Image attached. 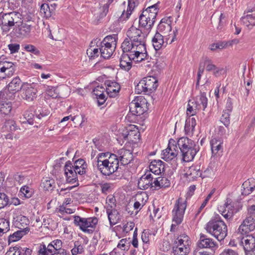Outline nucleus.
<instances>
[{"label": "nucleus", "instance_id": "f257e3e1", "mask_svg": "<svg viewBox=\"0 0 255 255\" xmlns=\"http://www.w3.org/2000/svg\"><path fill=\"white\" fill-rule=\"evenodd\" d=\"M205 229L219 241L224 240L227 235V226L219 215L213 217L206 224Z\"/></svg>", "mask_w": 255, "mask_h": 255}, {"label": "nucleus", "instance_id": "f03ea898", "mask_svg": "<svg viewBox=\"0 0 255 255\" xmlns=\"http://www.w3.org/2000/svg\"><path fill=\"white\" fill-rule=\"evenodd\" d=\"M177 143L182 153V160L185 162L192 161L199 150L195 142L187 137H181Z\"/></svg>", "mask_w": 255, "mask_h": 255}, {"label": "nucleus", "instance_id": "7ed1b4c3", "mask_svg": "<svg viewBox=\"0 0 255 255\" xmlns=\"http://www.w3.org/2000/svg\"><path fill=\"white\" fill-rule=\"evenodd\" d=\"M159 2L143 9L139 17V25L149 32L152 28L159 11Z\"/></svg>", "mask_w": 255, "mask_h": 255}, {"label": "nucleus", "instance_id": "20e7f679", "mask_svg": "<svg viewBox=\"0 0 255 255\" xmlns=\"http://www.w3.org/2000/svg\"><path fill=\"white\" fill-rule=\"evenodd\" d=\"M158 86V80L155 77L147 76L139 82L135 87V91L138 94L143 93L149 95L154 92Z\"/></svg>", "mask_w": 255, "mask_h": 255}, {"label": "nucleus", "instance_id": "39448f33", "mask_svg": "<svg viewBox=\"0 0 255 255\" xmlns=\"http://www.w3.org/2000/svg\"><path fill=\"white\" fill-rule=\"evenodd\" d=\"M98 220L97 217L82 218L79 216H74V224L79 227L85 233L92 234L95 230Z\"/></svg>", "mask_w": 255, "mask_h": 255}, {"label": "nucleus", "instance_id": "423d86ee", "mask_svg": "<svg viewBox=\"0 0 255 255\" xmlns=\"http://www.w3.org/2000/svg\"><path fill=\"white\" fill-rule=\"evenodd\" d=\"M21 14L17 12L0 13V26L3 31H8L15 24L21 22Z\"/></svg>", "mask_w": 255, "mask_h": 255}, {"label": "nucleus", "instance_id": "0eeeda50", "mask_svg": "<svg viewBox=\"0 0 255 255\" xmlns=\"http://www.w3.org/2000/svg\"><path fill=\"white\" fill-rule=\"evenodd\" d=\"M187 207V201L179 198L174 204L172 211V222L180 225L183 221L184 215Z\"/></svg>", "mask_w": 255, "mask_h": 255}, {"label": "nucleus", "instance_id": "6e6552de", "mask_svg": "<svg viewBox=\"0 0 255 255\" xmlns=\"http://www.w3.org/2000/svg\"><path fill=\"white\" fill-rule=\"evenodd\" d=\"M129 113L134 116L143 115L147 110V102L145 99L141 96L135 98L129 104Z\"/></svg>", "mask_w": 255, "mask_h": 255}, {"label": "nucleus", "instance_id": "1a4fd4ad", "mask_svg": "<svg viewBox=\"0 0 255 255\" xmlns=\"http://www.w3.org/2000/svg\"><path fill=\"white\" fill-rule=\"evenodd\" d=\"M238 232L242 235H250L255 233V216H248L244 219L238 228Z\"/></svg>", "mask_w": 255, "mask_h": 255}, {"label": "nucleus", "instance_id": "9d476101", "mask_svg": "<svg viewBox=\"0 0 255 255\" xmlns=\"http://www.w3.org/2000/svg\"><path fill=\"white\" fill-rule=\"evenodd\" d=\"M177 143L173 139L169 140L167 147L162 151V158L166 161H171L176 158L178 153Z\"/></svg>", "mask_w": 255, "mask_h": 255}, {"label": "nucleus", "instance_id": "9b49d317", "mask_svg": "<svg viewBox=\"0 0 255 255\" xmlns=\"http://www.w3.org/2000/svg\"><path fill=\"white\" fill-rule=\"evenodd\" d=\"M109 153H99L97 158V167L98 169L100 171L101 173L104 175H110L114 172L112 171V168L110 166V163H108V159H105L101 160V158L102 157H107L109 155Z\"/></svg>", "mask_w": 255, "mask_h": 255}, {"label": "nucleus", "instance_id": "f8f14e48", "mask_svg": "<svg viewBox=\"0 0 255 255\" xmlns=\"http://www.w3.org/2000/svg\"><path fill=\"white\" fill-rule=\"evenodd\" d=\"M64 174L66 178V181L69 183H76V186H79L77 171L73 167V164L70 161H67L64 166Z\"/></svg>", "mask_w": 255, "mask_h": 255}, {"label": "nucleus", "instance_id": "ddd939ff", "mask_svg": "<svg viewBox=\"0 0 255 255\" xmlns=\"http://www.w3.org/2000/svg\"><path fill=\"white\" fill-rule=\"evenodd\" d=\"M21 90L22 98L27 101L31 102L36 97L37 90L33 86V84L23 83Z\"/></svg>", "mask_w": 255, "mask_h": 255}, {"label": "nucleus", "instance_id": "4468645a", "mask_svg": "<svg viewBox=\"0 0 255 255\" xmlns=\"http://www.w3.org/2000/svg\"><path fill=\"white\" fill-rule=\"evenodd\" d=\"M127 36L134 44L145 42V35L141 30L131 26L127 32Z\"/></svg>", "mask_w": 255, "mask_h": 255}, {"label": "nucleus", "instance_id": "2eb2a0df", "mask_svg": "<svg viewBox=\"0 0 255 255\" xmlns=\"http://www.w3.org/2000/svg\"><path fill=\"white\" fill-rule=\"evenodd\" d=\"M234 203L230 198H227L223 206H221L219 211L222 216L227 219L232 218L235 213Z\"/></svg>", "mask_w": 255, "mask_h": 255}, {"label": "nucleus", "instance_id": "dca6fc26", "mask_svg": "<svg viewBox=\"0 0 255 255\" xmlns=\"http://www.w3.org/2000/svg\"><path fill=\"white\" fill-rule=\"evenodd\" d=\"M172 18L171 16L164 17L162 18L157 26L156 32L163 35L168 34L172 31Z\"/></svg>", "mask_w": 255, "mask_h": 255}, {"label": "nucleus", "instance_id": "f3484780", "mask_svg": "<svg viewBox=\"0 0 255 255\" xmlns=\"http://www.w3.org/2000/svg\"><path fill=\"white\" fill-rule=\"evenodd\" d=\"M243 236L240 245L243 246L244 251L255 250V233Z\"/></svg>", "mask_w": 255, "mask_h": 255}, {"label": "nucleus", "instance_id": "a211bd4d", "mask_svg": "<svg viewBox=\"0 0 255 255\" xmlns=\"http://www.w3.org/2000/svg\"><path fill=\"white\" fill-rule=\"evenodd\" d=\"M153 177L151 175L150 172L146 171L143 175L138 181V187L142 190H145L148 188L154 187Z\"/></svg>", "mask_w": 255, "mask_h": 255}, {"label": "nucleus", "instance_id": "6ab92c4d", "mask_svg": "<svg viewBox=\"0 0 255 255\" xmlns=\"http://www.w3.org/2000/svg\"><path fill=\"white\" fill-rule=\"evenodd\" d=\"M197 246L200 249H209L214 250L217 246V243L207 236L201 234Z\"/></svg>", "mask_w": 255, "mask_h": 255}, {"label": "nucleus", "instance_id": "aec40b11", "mask_svg": "<svg viewBox=\"0 0 255 255\" xmlns=\"http://www.w3.org/2000/svg\"><path fill=\"white\" fill-rule=\"evenodd\" d=\"M117 155L120 161V164L123 165H128L133 160L132 152L125 148L119 149L117 152Z\"/></svg>", "mask_w": 255, "mask_h": 255}, {"label": "nucleus", "instance_id": "412c9836", "mask_svg": "<svg viewBox=\"0 0 255 255\" xmlns=\"http://www.w3.org/2000/svg\"><path fill=\"white\" fill-rule=\"evenodd\" d=\"M168 40H169V37L165 40L162 34L156 32L152 39V45L155 51H157L165 47L167 45Z\"/></svg>", "mask_w": 255, "mask_h": 255}, {"label": "nucleus", "instance_id": "4be33fe9", "mask_svg": "<svg viewBox=\"0 0 255 255\" xmlns=\"http://www.w3.org/2000/svg\"><path fill=\"white\" fill-rule=\"evenodd\" d=\"M212 156H216L219 152L223 150V140L221 138H212L210 141Z\"/></svg>", "mask_w": 255, "mask_h": 255}, {"label": "nucleus", "instance_id": "5701e85b", "mask_svg": "<svg viewBox=\"0 0 255 255\" xmlns=\"http://www.w3.org/2000/svg\"><path fill=\"white\" fill-rule=\"evenodd\" d=\"M138 2L137 0H128V5L127 10H124L122 15L119 18L118 20L120 22H123L128 19L131 14L132 11L134 8L137 6Z\"/></svg>", "mask_w": 255, "mask_h": 255}, {"label": "nucleus", "instance_id": "b1692460", "mask_svg": "<svg viewBox=\"0 0 255 255\" xmlns=\"http://www.w3.org/2000/svg\"><path fill=\"white\" fill-rule=\"evenodd\" d=\"M165 165L161 160H153L150 162L149 168V172H151L155 175H159L162 172L164 171Z\"/></svg>", "mask_w": 255, "mask_h": 255}, {"label": "nucleus", "instance_id": "393cba45", "mask_svg": "<svg viewBox=\"0 0 255 255\" xmlns=\"http://www.w3.org/2000/svg\"><path fill=\"white\" fill-rule=\"evenodd\" d=\"M113 0H108L106 3L99 7V12L94 14L95 19L97 23L99 22L101 19L107 15L109 11V6L113 2Z\"/></svg>", "mask_w": 255, "mask_h": 255}, {"label": "nucleus", "instance_id": "a878e982", "mask_svg": "<svg viewBox=\"0 0 255 255\" xmlns=\"http://www.w3.org/2000/svg\"><path fill=\"white\" fill-rule=\"evenodd\" d=\"M107 85L106 92L110 97H116L120 90V86L116 82L107 81L106 83Z\"/></svg>", "mask_w": 255, "mask_h": 255}, {"label": "nucleus", "instance_id": "bb28decb", "mask_svg": "<svg viewBox=\"0 0 255 255\" xmlns=\"http://www.w3.org/2000/svg\"><path fill=\"white\" fill-rule=\"evenodd\" d=\"M175 244L182 246L191 251V240L189 237L186 234H181L177 237L174 241Z\"/></svg>", "mask_w": 255, "mask_h": 255}, {"label": "nucleus", "instance_id": "cd10ccee", "mask_svg": "<svg viewBox=\"0 0 255 255\" xmlns=\"http://www.w3.org/2000/svg\"><path fill=\"white\" fill-rule=\"evenodd\" d=\"M105 88L98 86L93 91V94L96 96L99 106L103 105L106 101V95L104 94Z\"/></svg>", "mask_w": 255, "mask_h": 255}, {"label": "nucleus", "instance_id": "c85d7f7f", "mask_svg": "<svg viewBox=\"0 0 255 255\" xmlns=\"http://www.w3.org/2000/svg\"><path fill=\"white\" fill-rule=\"evenodd\" d=\"M130 54H122L120 58V66L124 70L128 71L132 67V61Z\"/></svg>", "mask_w": 255, "mask_h": 255}, {"label": "nucleus", "instance_id": "c756f323", "mask_svg": "<svg viewBox=\"0 0 255 255\" xmlns=\"http://www.w3.org/2000/svg\"><path fill=\"white\" fill-rule=\"evenodd\" d=\"M73 167L77 171L79 175H83L86 173L87 169V164L85 160L82 158H79L76 160Z\"/></svg>", "mask_w": 255, "mask_h": 255}, {"label": "nucleus", "instance_id": "7c9ffc66", "mask_svg": "<svg viewBox=\"0 0 255 255\" xmlns=\"http://www.w3.org/2000/svg\"><path fill=\"white\" fill-rule=\"evenodd\" d=\"M30 231V229L28 227L18 230L12 234L8 236V243L14 242L19 240L23 236L27 234Z\"/></svg>", "mask_w": 255, "mask_h": 255}, {"label": "nucleus", "instance_id": "2f4dec72", "mask_svg": "<svg viewBox=\"0 0 255 255\" xmlns=\"http://www.w3.org/2000/svg\"><path fill=\"white\" fill-rule=\"evenodd\" d=\"M201 175V172L200 168L195 166H190L184 174L185 177L192 180H194L200 177Z\"/></svg>", "mask_w": 255, "mask_h": 255}, {"label": "nucleus", "instance_id": "473e14b6", "mask_svg": "<svg viewBox=\"0 0 255 255\" xmlns=\"http://www.w3.org/2000/svg\"><path fill=\"white\" fill-rule=\"evenodd\" d=\"M21 80L18 77L12 79L11 82L6 86L10 91H12L16 94L22 89Z\"/></svg>", "mask_w": 255, "mask_h": 255}, {"label": "nucleus", "instance_id": "72a5a7b5", "mask_svg": "<svg viewBox=\"0 0 255 255\" xmlns=\"http://www.w3.org/2000/svg\"><path fill=\"white\" fill-rule=\"evenodd\" d=\"M153 183L155 188H166L170 185V180L167 177L163 176L155 178Z\"/></svg>", "mask_w": 255, "mask_h": 255}, {"label": "nucleus", "instance_id": "f704fd0d", "mask_svg": "<svg viewBox=\"0 0 255 255\" xmlns=\"http://www.w3.org/2000/svg\"><path fill=\"white\" fill-rule=\"evenodd\" d=\"M20 129L16 125V122L12 120L6 121L2 128V132H13Z\"/></svg>", "mask_w": 255, "mask_h": 255}, {"label": "nucleus", "instance_id": "c9c22d12", "mask_svg": "<svg viewBox=\"0 0 255 255\" xmlns=\"http://www.w3.org/2000/svg\"><path fill=\"white\" fill-rule=\"evenodd\" d=\"M118 40V35L112 34L106 36L103 41L100 43L101 44L107 45L110 47H113L115 49Z\"/></svg>", "mask_w": 255, "mask_h": 255}, {"label": "nucleus", "instance_id": "e433bc0d", "mask_svg": "<svg viewBox=\"0 0 255 255\" xmlns=\"http://www.w3.org/2000/svg\"><path fill=\"white\" fill-rule=\"evenodd\" d=\"M194 101L200 107H201V109H202V110L204 111L207 108L208 104V99L206 97V93L204 92L201 91L200 95L196 97L195 100Z\"/></svg>", "mask_w": 255, "mask_h": 255}, {"label": "nucleus", "instance_id": "4c0bfd02", "mask_svg": "<svg viewBox=\"0 0 255 255\" xmlns=\"http://www.w3.org/2000/svg\"><path fill=\"white\" fill-rule=\"evenodd\" d=\"M201 109V107H200L194 101H192V100H189L187 105L186 114L187 115L191 117L195 115Z\"/></svg>", "mask_w": 255, "mask_h": 255}, {"label": "nucleus", "instance_id": "58836bf2", "mask_svg": "<svg viewBox=\"0 0 255 255\" xmlns=\"http://www.w3.org/2000/svg\"><path fill=\"white\" fill-rule=\"evenodd\" d=\"M12 104L10 101H0V113L4 116L10 115L12 111Z\"/></svg>", "mask_w": 255, "mask_h": 255}, {"label": "nucleus", "instance_id": "ea45409f", "mask_svg": "<svg viewBox=\"0 0 255 255\" xmlns=\"http://www.w3.org/2000/svg\"><path fill=\"white\" fill-rule=\"evenodd\" d=\"M106 212L111 226L115 225L120 220V215L116 209L107 211Z\"/></svg>", "mask_w": 255, "mask_h": 255}, {"label": "nucleus", "instance_id": "a19ab883", "mask_svg": "<svg viewBox=\"0 0 255 255\" xmlns=\"http://www.w3.org/2000/svg\"><path fill=\"white\" fill-rule=\"evenodd\" d=\"M15 94L7 87H5L0 92V101H8V100H13L15 98Z\"/></svg>", "mask_w": 255, "mask_h": 255}, {"label": "nucleus", "instance_id": "79ce46f5", "mask_svg": "<svg viewBox=\"0 0 255 255\" xmlns=\"http://www.w3.org/2000/svg\"><path fill=\"white\" fill-rule=\"evenodd\" d=\"M99 49L101 56L104 59H108L112 55L115 48L100 44Z\"/></svg>", "mask_w": 255, "mask_h": 255}, {"label": "nucleus", "instance_id": "37998d69", "mask_svg": "<svg viewBox=\"0 0 255 255\" xmlns=\"http://www.w3.org/2000/svg\"><path fill=\"white\" fill-rule=\"evenodd\" d=\"M108 159V161L107 162L110 163V166L112 167V171L115 172L117 171L120 163L118 155L116 154L111 153Z\"/></svg>", "mask_w": 255, "mask_h": 255}, {"label": "nucleus", "instance_id": "c03bdc74", "mask_svg": "<svg viewBox=\"0 0 255 255\" xmlns=\"http://www.w3.org/2000/svg\"><path fill=\"white\" fill-rule=\"evenodd\" d=\"M190 251L173 243L171 255H187Z\"/></svg>", "mask_w": 255, "mask_h": 255}, {"label": "nucleus", "instance_id": "a18cd8bd", "mask_svg": "<svg viewBox=\"0 0 255 255\" xmlns=\"http://www.w3.org/2000/svg\"><path fill=\"white\" fill-rule=\"evenodd\" d=\"M196 125V121L195 118H189L185 121L184 129L186 133L193 132Z\"/></svg>", "mask_w": 255, "mask_h": 255}, {"label": "nucleus", "instance_id": "49530a36", "mask_svg": "<svg viewBox=\"0 0 255 255\" xmlns=\"http://www.w3.org/2000/svg\"><path fill=\"white\" fill-rule=\"evenodd\" d=\"M31 26L26 23H22L20 26H18L15 29V32L17 33L18 36H25L28 35L31 31Z\"/></svg>", "mask_w": 255, "mask_h": 255}, {"label": "nucleus", "instance_id": "de8ad7c7", "mask_svg": "<svg viewBox=\"0 0 255 255\" xmlns=\"http://www.w3.org/2000/svg\"><path fill=\"white\" fill-rule=\"evenodd\" d=\"M242 21L246 26L249 27L254 26L255 25V12L247 14L246 16H243Z\"/></svg>", "mask_w": 255, "mask_h": 255}, {"label": "nucleus", "instance_id": "09e8293b", "mask_svg": "<svg viewBox=\"0 0 255 255\" xmlns=\"http://www.w3.org/2000/svg\"><path fill=\"white\" fill-rule=\"evenodd\" d=\"M134 46V43L132 42L129 38H126L122 44V48L124 53L132 51Z\"/></svg>", "mask_w": 255, "mask_h": 255}, {"label": "nucleus", "instance_id": "8fccbe9b", "mask_svg": "<svg viewBox=\"0 0 255 255\" xmlns=\"http://www.w3.org/2000/svg\"><path fill=\"white\" fill-rule=\"evenodd\" d=\"M51 246L41 244L39 248L38 255H54Z\"/></svg>", "mask_w": 255, "mask_h": 255}, {"label": "nucleus", "instance_id": "3c124183", "mask_svg": "<svg viewBox=\"0 0 255 255\" xmlns=\"http://www.w3.org/2000/svg\"><path fill=\"white\" fill-rule=\"evenodd\" d=\"M10 230L9 220L4 219H0V237L8 232Z\"/></svg>", "mask_w": 255, "mask_h": 255}, {"label": "nucleus", "instance_id": "603ef678", "mask_svg": "<svg viewBox=\"0 0 255 255\" xmlns=\"http://www.w3.org/2000/svg\"><path fill=\"white\" fill-rule=\"evenodd\" d=\"M129 54L132 60L137 63L148 59L147 52L139 53L136 52V53H129Z\"/></svg>", "mask_w": 255, "mask_h": 255}, {"label": "nucleus", "instance_id": "864d4df0", "mask_svg": "<svg viewBox=\"0 0 255 255\" xmlns=\"http://www.w3.org/2000/svg\"><path fill=\"white\" fill-rule=\"evenodd\" d=\"M19 192L22 197L29 198L33 195L34 190L33 188L27 185H24L21 187Z\"/></svg>", "mask_w": 255, "mask_h": 255}, {"label": "nucleus", "instance_id": "5fc2aeb1", "mask_svg": "<svg viewBox=\"0 0 255 255\" xmlns=\"http://www.w3.org/2000/svg\"><path fill=\"white\" fill-rule=\"evenodd\" d=\"M35 117L40 120L42 118L47 116L49 114V111L45 107H38L34 111Z\"/></svg>", "mask_w": 255, "mask_h": 255}, {"label": "nucleus", "instance_id": "6e6d98bb", "mask_svg": "<svg viewBox=\"0 0 255 255\" xmlns=\"http://www.w3.org/2000/svg\"><path fill=\"white\" fill-rule=\"evenodd\" d=\"M116 200L114 196L109 195L106 199V206L105 208L107 211H112L116 209Z\"/></svg>", "mask_w": 255, "mask_h": 255}, {"label": "nucleus", "instance_id": "4d7b16f0", "mask_svg": "<svg viewBox=\"0 0 255 255\" xmlns=\"http://www.w3.org/2000/svg\"><path fill=\"white\" fill-rule=\"evenodd\" d=\"M134 227V223L133 222H127L123 223V225H119L116 226V228L119 230H122L124 234H127L132 230Z\"/></svg>", "mask_w": 255, "mask_h": 255}, {"label": "nucleus", "instance_id": "13d9d810", "mask_svg": "<svg viewBox=\"0 0 255 255\" xmlns=\"http://www.w3.org/2000/svg\"><path fill=\"white\" fill-rule=\"evenodd\" d=\"M151 234L150 233L149 230H144L141 234V240L143 243V249L145 251L147 248L149 244V236Z\"/></svg>", "mask_w": 255, "mask_h": 255}, {"label": "nucleus", "instance_id": "bf43d9fd", "mask_svg": "<svg viewBox=\"0 0 255 255\" xmlns=\"http://www.w3.org/2000/svg\"><path fill=\"white\" fill-rule=\"evenodd\" d=\"M16 226L18 228L22 229L25 228V226H27L29 223V220L27 217L24 216H20L17 217L15 221Z\"/></svg>", "mask_w": 255, "mask_h": 255}, {"label": "nucleus", "instance_id": "052dcab7", "mask_svg": "<svg viewBox=\"0 0 255 255\" xmlns=\"http://www.w3.org/2000/svg\"><path fill=\"white\" fill-rule=\"evenodd\" d=\"M23 116L27 123L31 125L34 124V117H35V114H33L32 113V110L31 109L26 111L24 113Z\"/></svg>", "mask_w": 255, "mask_h": 255}, {"label": "nucleus", "instance_id": "680f3d73", "mask_svg": "<svg viewBox=\"0 0 255 255\" xmlns=\"http://www.w3.org/2000/svg\"><path fill=\"white\" fill-rule=\"evenodd\" d=\"M130 246V242L127 239H123L120 241L116 249H119V251H123L125 253V251H128Z\"/></svg>", "mask_w": 255, "mask_h": 255}, {"label": "nucleus", "instance_id": "e2e57ef3", "mask_svg": "<svg viewBox=\"0 0 255 255\" xmlns=\"http://www.w3.org/2000/svg\"><path fill=\"white\" fill-rule=\"evenodd\" d=\"M177 34L178 30L177 29H175V30L171 31V32L163 35L165 40L167 38L169 37V40H168L167 41V44H170L174 42L175 41L177 40Z\"/></svg>", "mask_w": 255, "mask_h": 255}, {"label": "nucleus", "instance_id": "0e129e2a", "mask_svg": "<svg viewBox=\"0 0 255 255\" xmlns=\"http://www.w3.org/2000/svg\"><path fill=\"white\" fill-rule=\"evenodd\" d=\"M227 47V43L226 41H219L217 43H212L210 45V49L212 51H215L218 49H223Z\"/></svg>", "mask_w": 255, "mask_h": 255}, {"label": "nucleus", "instance_id": "69168bd1", "mask_svg": "<svg viewBox=\"0 0 255 255\" xmlns=\"http://www.w3.org/2000/svg\"><path fill=\"white\" fill-rule=\"evenodd\" d=\"M42 184L45 190L51 191L55 186V182L53 179H46Z\"/></svg>", "mask_w": 255, "mask_h": 255}, {"label": "nucleus", "instance_id": "338daca9", "mask_svg": "<svg viewBox=\"0 0 255 255\" xmlns=\"http://www.w3.org/2000/svg\"><path fill=\"white\" fill-rule=\"evenodd\" d=\"M84 252V249L83 246L80 244L79 242H75L74 243V248L71 250L72 255L82 254Z\"/></svg>", "mask_w": 255, "mask_h": 255}, {"label": "nucleus", "instance_id": "774afa93", "mask_svg": "<svg viewBox=\"0 0 255 255\" xmlns=\"http://www.w3.org/2000/svg\"><path fill=\"white\" fill-rule=\"evenodd\" d=\"M250 182L249 181H245L242 186V194L243 195L247 196L253 192V187L250 186Z\"/></svg>", "mask_w": 255, "mask_h": 255}]
</instances>
